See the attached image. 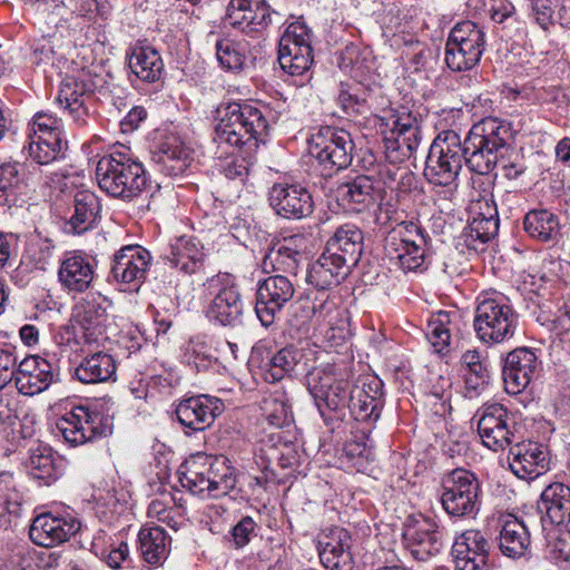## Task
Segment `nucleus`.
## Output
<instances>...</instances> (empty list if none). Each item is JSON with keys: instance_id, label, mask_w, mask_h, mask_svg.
Here are the masks:
<instances>
[{"instance_id": "1", "label": "nucleus", "mask_w": 570, "mask_h": 570, "mask_svg": "<svg viewBox=\"0 0 570 570\" xmlns=\"http://www.w3.org/2000/svg\"><path fill=\"white\" fill-rule=\"evenodd\" d=\"M351 376V368L336 363L313 367L306 375L307 389L332 432L341 426L347 411L354 420L367 423L376 422L381 415L382 382L367 376L352 383Z\"/></svg>"}, {"instance_id": "2", "label": "nucleus", "mask_w": 570, "mask_h": 570, "mask_svg": "<svg viewBox=\"0 0 570 570\" xmlns=\"http://www.w3.org/2000/svg\"><path fill=\"white\" fill-rule=\"evenodd\" d=\"M219 121L215 129L214 141L218 148L223 145L256 149L264 142L268 132V121L263 112L249 105L228 102L217 109Z\"/></svg>"}, {"instance_id": "3", "label": "nucleus", "mask_w": 570, "mask_h": 570, "mask_svg": "<svg viewBox=\"0 0 570 570\" xmlns=\"http://www.w3.org/2000/svg\"><path fill=\"white\" fill-rule=\"evenodd\" d=\"M183 488L193 494L219 498L236 485L235 469L225 456L197 453L177 471Z\"/></svg>"}, {"instance_id": "4", "label": "nucleus", "mask_w": 570, "mask_h": 570, "mask_svg": "<svg viewBox=\"0 0 570 570\" xmlns=\"http://www.w3.org/2000/svg\"><path fill=\"white\" fill-rule=\"evenodd\" d=\"M509 126L497 118L473 125L462 141L466 167L478 175L490 174L509 150Z\"/></svg>"}, {"instance_id": "5", "label": "nucleus", "mask_w": 570, "mask_h": 570, "mask_svg": "<svg viewBox=\"0 0 570 570\" xmlns=\"http://www.w3.org/2000/svg\"><path fill=\"white\" fill-rule=\"evenodd\" d=\"M96 179L102 191L125 202L138 197L147 186L142 165L120 151L106 155L98 160Z\"/></svg>"}, {"instance_id": "6", "label": "nucleus", "mask_w": 570, "mask_h": 570, "mask_svg": "<svg viewBox=\"0 0 570 570\" xmlns=\"http://www.w3.org/2000/svg\"><path fill=\"white\" fill-rule=\"evenodd\" d=\"M463 163L465 155L460 135L454 130H443L430 146L424 176L436 186H450L456 180Z\"/></svg>"}, {"instance_id": "7", "label": "nucleus", "mask_w": 570, "mask_h": 570, "mask_svg": "<svg viewBox=\"0 0 570 570\" xmlns=\"http://www.w3.org/2000/svg\"><path fill=\"white\" fill-rule=\"evenodd\" d=\"M463 163L465 155L460 135L454 130H443L430 146L424 176L436 186H450L456 180Z\"/></svg>"}, {"instance_id": "8", "label": "nucleus", "mask_w": 570, "mask_h": 570, "mask_svg": "<svg viewBox=\"0 0 570 570\" xmlns=\"http://www.w3.org/2000/svg\"><path fill=\"white\" fill-rule=\"evenodd\" d=\"M463 163L465 155L460 135L454 130H443L430 146L424 176L436 186H450L456 180Z\"/></svg>"}, {"instance_id": "9", "label": "nucleus", "mask_w": 570, "mask_h": 570, "mask_svg": "<svg viewBox=\"0 0 570 570\" xmlns=\"http://www.w3.org/2000/svg\"><path fill=\"white\" fill-rule=\"evenodd\" d=\"M518 326V314L503 296L485 297L475 308L473 327L478 338L489 345L511 340Z\"/></svg>"}, {"instance_id": "10", "label": "nucleus", "mask_w": 570, "mask_h": 570, "mask_svg": "<svg viewBox=\"0 0 570 570\" xmlns=\"http://www.w3.org/2000/svg\"><path fill=\"white\" fill-rule=\"evenodd\" d=\"M441 504L451 517L474 518L481 508V487L476 475L455 469L442 478Z\"/></svg>"}, {"instance_id": "11", "label": "nucleus", "mask_w": 570, "mask_h": 570, "mask_svg": "<svg viewBox=\"0 0 570 570\" xmlns=\"http://www.w3.org/2000/svg\"><path fill=\"white\" fill-rule=\"evenodd\" d=\"M354 144L344 129L322 127L309 139V153L322 167V175L331 177L352 163Z\"/></svg>"}, {"instance_id": "12", "label": "nucleus", "mask_w": 570, "mask_h": 570, "mask_svg": "<svg viewBox=\"0 0 570 570\" xmlns=\"http://www.w3.org/2000/svg\"><path fill=\"white\" fill-rule=\"evenodd\" d=\"M485 35L475 22H458L449 33L445 45V62L453 71H466L475 67L484 51Z\"/></svg>"}, {"instance_id": "13", "label": "nucleus", "mask_w": 570, "mask_h": 570, "mask_svg": "<svg viewBox=\"0 0 570 570\" xmlns=\"http://www.w3.org/2000/svg\"><path fill=\"white\" fill-rule=\"evenodd\" d=\"M208 288L215 294L207 309L210 321L222 326L242 324L244 302L238 287L229 275H216L208 279Z\"/></svg>"}, {"instance_id": "14", "label": "nucleus", "mask_w": 570, "mask_h": 570, "mask_svg": "<svg viewBox=\"0 0 570 570\" xmlns=\"http://www.w3.org/2000/svg\"><path fill=\"white\" fill-rule=\"evenodd\" d=\"M392 118L391 134L384 137L385 150L391 161L402 163L416 153L422 141V120L417 114L406 108L397 110Z\"/></svg>"}, {"instance_id": "15", "label": "nucleus", "mask_w": 570, "mask_h": 570, "mask_svg": "<svg viewBox=\"0 0 570 570\" xmlns=\"http://www.w3.org/2000/svg\"><path fill=\"white\" fill-rule=\"evenodd\" d=\"M95 87L90 73L86 70L67 76L61 81L56 101L79 127L87 125L91 118L88 104Z\"/></svg>"}, {"instance_id": "16", "label": "nucleus", "mask_w": 570, "mask_h": 570, "mask_svg": "<svg viewBox=\"0 0 570 570\" xmlns=\"http://www.w3.org/2000/svg\"><path fill=\"white\" fill-rule=\"evenodd\" d=\"M478 432L482 443L493 451L512 446L519 440L514 419L499 403L483 407L478 421Z\"/></svg>"}, {"instance_id": "17", "label": "nucleus", "mask_w": 570, "mask_h": 570, "mask_svg": "<svg viewBox=\"0 0 570 570\" xmlns=\"http://www.w3.org/2000/svg\"><path fill=\"white\" fill-rule=\"evenodd\" d=\"M294 294L295 286L287 276L276 274L258 282L255 312L262 325H272Z\"/></svg>"}, {"instance_id": "18", "label": "nucleus", "mask_w": 570, "mask_h": 570, "mask_svg": "<svg viewBox=\"0 0 570 570\" xmlns=\"http://www.w3.org/2000/svg\"><path fill=\"white\" fill-rule=\"evenodd\" d=\"M110 306L111 302L100 293L88 294L73 306L72 317L87 343L99 344L107 338L106 324Z\"/></svg>"}, {"instance_id": "19", "label": "nucleus", "mask_w": 570, "mask_h": 570, "mask_svg": "<svg viewBox=\"0 0 570 570\" xmlns=\"http://www.w3.org/2000/svg\"><path fill=\"white\" fill-rule=\"evenodd\" d=\"M274 212L286 219H303L314 212L311 193L298 184L276 183L268 193Z\"/></svg>"}, {"instance_id": "20", "label": "nucleus", "mask_w": 570, "mask_h": 570, "mask_svg": "<svg viewBox=\"0 0 570 570\" xmlns=\"http://www.w3.org/2000/svg\"><path fill=\"white\" fill-rule=\"evenodd\" d=\"M101 416L85 406H76L56 422V430L71 446L85 444L105 434Z\"/></svg>"}, {"instance_id": "21", "label": "nucleus", "mask_w": 570, "mask_h": 570, "mask_svg": "<svg viewBox=\"0 0 570 570\" xmlns=\"http://www.w3.org/2000/svg\"><path fill=\"white\" fill-rule=\"evenodd\" d=\"M456 570H490V543L480 530L462 532L452 546Z\"/></svg>"}, {"instance_id": "22", "label": "nucleus", "mask_w": 570, "mask_h": 570, "mask_svg": "<svg viewBox=\"0 0 570 570\" xmlns=\"http://www.w3.org/2000/svg\"><path fill=\"white\" fill-rule=\"evenodd\" d=\"M223 411L224 404L219 399L200 394L180 401L175 412L184 428L197 432L209 428Z\"/></svg>"}, {"instance_id": "23", "label": "nucleus", "mask_w": 570, "mask_h": 570, "mask_svg": "<svg viewBox=\"0 0 570 570\" xmlns=\"http://www.w3.org/2000/svg\"><path fill=\"white\" fill-rule=\"evenodd\" d=\"M80 527V521L75 517L43 513L33 519L29 537L35 544L51 548L69 540Z\"/></svg>"}, {"instance_id": "24", "label": "nucleus", "mask_w": 570, "mask_h": 570, "mask_svg": "<svg viewBox=\"0 0 570 570\" xmlns=\"http://www.w3.org/2000/svg\"><path fill=\"white\" fill-rule=\"evenodd\" d=\"M405 546L416 559L424 561L436 556L443 548L442 534L432 519L420 517L405 524L403 531Z\"/></svg>"}, {"instance_id": "25", "label": "nucleus", "mask_w": 570, "mask_h": 570, "mask_svg": "<svg viewBox=\"0 0 570 570\" xmlns=\"http://www.w3.org/2000/svg\"><path fill=\"white\" fill-rule=\"evenodd\" d=\"M384 250L391 267L404 273L422 272L428 266V239L416 237L415 242L390 236Z\"/></svg>"}, {"instance_id": "26", "label": "nucleus", "mask_w": 570, "mask_h": 570, "mask_svg": "<svg viewBox=\"0 0 570 570\" xmlns=\"http://www.w3.org/2000/svg\"><path fill=\"white\" fill-rule=\"evenodd\" d=\"M381 180L368 175H358L341 184L336 189L338 202L348 210L361 213L376 204L382 197Z\"/></svg>"}, {"instance_id": "27", "label": "nucleus", "mask_w": 570, "mask_h": 570, "mask_svg": "<svg viewBox=\"0 0 570 570\" xmlns=\"http://www.w3.org/2000/svg\"><path fill=\"white\" fill-rule=\"evenodd\" d=\"M56 376L52 365L47 360L31 355L17 365L13 380L20 393L35 395L47 390Z\"/></svg>"}, {"instance_id": "28", "label": "nucleus", "mask_w": 570, "mask_h": 570, "mask_svg": "<svg viewBox=\"0 0 570 570\" xmlns=\"http://www.w3.org/2000/svg\"><path fill=\"white\" fill-rule=\"evenodd\" d=\"M363 238V232L355 224H343L328 238L324 252L352 271L362 256Z\"/></svg>"}, {"instance_id": "29", "label": "nucleus", "mask_w": 570, "mask_h": 570, "mask_svg": "<svg viewBox=\"0 0 570 570\" xmlns=\"http://www.w3.org/2000/svg\"><path fill=\"white\" fill-rule=\"evenodd\" d=\"M510 469L522 480L535 479L548 469L544 446L537 442H519L510 448Z\"/></svg>"}, {"instance_id": "30", "label": "nucleus", "mask_w": 570, "mask_h": 570, "mask_svg": "<svg viewBox=\"0 0 570 570\" xmlns=\"http://www.w3.org/2000/svg\"><path fill=\"white\" fill-rule=\"evenodd\" d=\"M95 275V264L90 257L69 253L60 264L58 281L69 294H81L90 288Z\"/></svg>"}, {"instance_id": "31", "label": "nucleus", "mask_w": 570, "mask_h": 570, "mask_svg": "<svg viewBox=\"0 0 570 570\" xmlns=\"http://www.w3.org/2000/svg\"><path fill=\"white\" fill-rule=\"evenodd\" d=\"M225 20L242 31H258L271 21L269 7L265 0H230Z\"/></svg>"}, {"instance_id": "32", "label": "nucleus", "mask_w": 570, "mask_h": 570, "mask_svg": "<svg viewBox=\"0 0 570 570\" xmlns=\"http://www.w3.org/2000/svg\"><path fill=\"white\" fill-rule=\"evenodd\" d=\"M537 368V356L528 348H515L510 352L502 368L505 391L509 394L522 392L530 383Z\"/></svg>"}, {"instance_id": "33", "label": "nucleus", "mask_w": 570, "mask_h": 570, "mask_svg": "<svg viewBox=\"0 0 570 570\" xmlns=\"http://www.w3.org/2000/svg\"><path fill=\"white\" fill-rule=\"evenodd\" d=\"M150 261V253L141 246H125L115 254L111 273L116 281L140 283L146 278Z\"/></svg>"}, {"instance_id": "34", "label": "nucleus", "mask_w": 570, "mask_h": 570, "mask_svg": "<svg viewBox=\"0 0 570 570\" xmlns=\"http://www.w3.org/2000/svg\"><path fill=\"white\" fill-rule=\"evenodd\" d=\"M538 509L542 524L566 525L570 523V487L554 482L546 487L540 495Z\"/></svg>"}, {"instance_id": "35", "label": "nucleus", "mask_w": 570, "mask_h": 570, "mask_svg": "<svg viewBox=\"0 0 570 570\" xmlns=\"http://www.w3.org/2000/svg\"><path fill=\"white\" fill-rule=\"evenodd\" d=\"M501 553L511 559L525 557L531 547V535L525 523L515 515L508 514L498 538Z\"/></svg>"}, {"instance_id": "36", "label": "nucleus", "mask_w": 570, "mask_h": 570, "mask_svg": "<svg viewBox=\"0 0 570 570\" xmlns=\"http://www.w3.org/2000/svg\"><path fill=\"white\" fill-rule=\"evenodd\" d=\"M350 273L351 269L342 265L337 258L323 252L317 261L308 266L305 281L317 291H326L337 286Z\"/></svg>"}, {"instance_id": "37", "label": "nucleus", "mask_w": 570, "mask_h": 570, "mask_svg": "<svg viewBox=\"0 0 570 570\" xmlns=\"http://www.w3.org/2000/svg\"><path fill=\"white\" fill-rule=\"evenodd\" d=\"M100 212L98 196L88 190L79 189L73 195V213L68 220L69 230L82 234L90 229Z\"/></svg>"}, {"instance_id": "38", "label": "nucleus", "mask_w": 570, "mask_h": 570, "mask_svg": "<svg viewBox=\"0 0 570 570\" xmlns=\"http://www.w3.org/2000/svg\"><path fill=\"white\" fill-rule=\"evenodd\" d=\"M116 362L110 354L97 352L85 357L75 368V376L83 384H97L112 380Z\"/></svg>"}, {"instance_id": "39", "label": "nucleus", "mask_w": 570, "mask_h": 570, "mask_svg": "<svg viewBox=\"0 0 570 570\" xmlns=\"http://www.w3.org/2000/svg\"><path fill=\"white\" fill-rule=\"evenodd\" d=\"M138 542L141 558L151 566H160L169 554L170 538L161 527H142Z\"/></svg>"}, {"instance_id": "40", "label": "nucleus", "mask_w": 570, "mask_h": 570, "mask_svg": "<svg viewBox=\"0 0 570 570\" xmlns=\"http://www.w3.org/2000/svg\"><path fill=\"white\" fill-rule=\"evenodd\" d=\"M170 263L186 274H194L203 265V246L193 236H181L170 245Z\"/></svg>"}, {"instance_id": "41", "label": "nucleus", "mask_w": 570, "mask_h": 570, "mask_svg": "<svg viewBox=\"0 0 570 570\" xmlns=\"http://www.w3.org/2000/svg\"><path fill=\"white\" fill-rule=\"evenodd\" d=\"M129 68L142 81L155 82L163 75L164 62L156 49L136 46L129 57Z\"/></svg>"}, {"instance_id": "42", "label": "nucleus", "mask_w": 570, "mask_h": 570, "mask_svg": "<svg viewBox=\"0 0 570 570\" xmlns=\"http://www.w3.org/2000/svg\"><path fill=\"white\" fill-rule=\"evenodd\" d=\"M304 352L293 345H288L272 355L265 364V380L278 382L286 374L294 372L303 362Z\"/></svg>"}, {"instance_id": "43", "label": "nucleus", "mask_w": 570, "mask_h": 570, "mask_svg": "<svg viewBox=\"0 0 570 570\" xmlns=\"http://www.w3.org/2000/svg\"><path fill=\"white\" fill-rule=\"evenodd\" d=\"M294 238L285 239L283 244L271 248L264 257V269L267 271L271 267L274 272H283L295 276L303 259V254L292 246Z\"/></svg>"}, {"instance_id": "44", "label": "nucleus", "mask_w": 570, "mask_h": 570, "mask_svg": "<svg viewBox=\"0 0 570 570\" xmlns=\"http://www.w3.org/2000/svg\"><path fill=\"white\" fill-rule=\"evenodd\" d=\"M485 212L478 213L469 224L465 237L466 242H480L485 244L492 239L499 230L498 210L492 202L484 200Z\"/></svg>"}, {"instance_id": "45", "label": "nucleus", "mask_w": 570, "mask_h": 570, "mask_svg": "<svg viewBox=\"0 0 570 570\" xmlns=\"http://www.w3.org/2000/svg\"><path fill=\"white\" fill-rule=\"evenodd\" d=\"M525 233L540 242H549L559 233L558 217L547 209L530 210L523 218Z\"/></svg>"}, {"instance_id": "46", "label": "nucleus", "mask_w": 570, "mask_h": 570, "mask_svg": "<svg viewBox=\"0 0 570 570\" xmlns=\"http://www.w3.org/2000/svg\"><path fill=\"white\" fill-rule=\"evenodd\" d=\"M157 163L166 175H181L189 167V151L177 139L165 141L159 147Z\"/></svg>"}, {"instance_id": "47", "label": "nucleus", "mask_w": 570, "mask_h": 570, "mask_svg": "<svg viewBox=\"0 0 570 570\" xmlns=\"http://www.w3.org/2000/svg\"><path fill=\"white\" fill-rule=\"evenodd\" d=\"M351 537L348 532L342 528H335L331 532V538L325 542L321 558L333 568L347 566L351 562Z\"/></svg>"}, {"instance_id": "48", "label": "nucleus", "mask_w": 570, "mask_h": 570, "mask_svg": "<svg viewBox=\"0 0 570 570\" xmlns=\"http://www.w3.org/2000/svg\"><path fill=\"white\" fill-rule=\"evenodd\" d=\"M65 147H67V142H63L62 138L35 137L29 139V155L40 165H48L62 158Z\"/></svg>"}, {"instance_id": "49", "label": "nucleus", "mask_w": 570, "mask_h": 570, "mask_svg": "<svg viewBox=\"0 0 570 570\" xmlns=\"http://www.w3.org/2000/svg\"><path fill=\"white\" fill-rule=\"evenodd\" d=\"M278 62L281 68L291 76H303L313 63V51H308L306 47H293L287 49H278Z\"/></svg>"}, {"instance_id": "50", "label": "nucleus", "mask_w": 570, "mask_h": 570, "mask_svg": "<svg viewBox=\"0 0 570 570\" xmlns=\"http://www.w3.org/2000/svg\"><path fill=\"white\" fill-rule=\"evenodd\" d=\"M263 414L271 426L281 429L293 421L291 406L283 393H274L262 403Z\"/></svg>"}, {"instance_id": "51", "label": "nucleus", "mask_w": 570, "mask_h": 570, "mask_svg": "<svg viewBox=\"0 0 570 570\" xmlns=\"http://www.w3.org/2000/svg\"><path fill=\"white\" fill-rule=\"evenodd\" d=\"M26 468L28 473L35 479L48 480L52 478L55 465L51 450L41 445L30 449Z\"/></svg>"}, {"instance_id": "52", "label": "nucleus", "mask_w": 570, "mask_h": 570, "mask_svg": "<svg viewBox=\"0 0 570 570\" xmlns=\"http://www.w3.org/2000/svg\"><path fill=\"white\" fill-rule=\"evenodd\" d=\"M62 134V120L55 115L46 111H39L28 124L27 135L28 139L35 137L48 138L57 137L61 138Z\"/></svg>"}, {"instance_id": "53", "label": "nucleus", "mask_w": 570, "mask_h": 570, "mask_svg": "<svg viewBox=\"0 0 570 570\" xmlns=\"http://www.w3.org/2000/svg\"><path fill=\"white\" fill-rule=\"evenodd\" d=\"M450 313L440 311L428 322L425 336L435 352L441 353L450 343Z\"/></svg>"}, {"instance_id": "54", "label": "nucleus", "mask_w": 570, "mask_h": 570, "mask_svg": "<svg viewBox=\"0 0 570 570\" xmlns=\"http://www.w3.org/2000/svg\"><path fill=\"white\" fill-rule=\"evenodd\" d=\"M216 57L226 70H240L245 63V56L239 49V45L228 38H219L215 42Z\"/></svg>"}, {"instance_id": "55", "label": "nucleus", "mask_w": 570, "mask_h": 570, "mask_svg": "<svg viewBox=\"0 0 570 570\" xmlns=\"http://www.w3.org/2000/svg\"><path fill=\"white\" fill-rule=\"evenodd\" d=\"M285 46L287 49L294 46L299 48L306 47L308 51H313L311 29L302 21L292 22L285 29L279 41V49H285Z\"/></svg>"}, {"instance_id": "56", "label": "nucleus", "mask_w": 570, "mask_h": 570, "mask_svg": "<svg viewBox=\"0 0 570 570\" xmlns=\"http://www.w3.org/2000/svg\"><path fill=\"white\" fill-rule=\"evenodd\" d=\"M23 181L22 167L19 163L0 164V191L11 196Z\"/></svg>"}, {"instance_id": "57", "label": "nucleus", "mask_w": 570, "mask_h": 570, "mask_svg": "<svg viewBox=\"0 0 570 570\" xmlns=\"http://www.w3.org/2000/svg\"><path fill=\"white\" fill-rule=\"evenodd\" d=\"M532 14L537 23L543 29L548 30L554 23V11L558 6V0H530Z\"/></svg>"}, {"instance_id": "58", "label": "nucleus", "mask_w": 570, "mask_h": 570, "mask_svg": "<svg viewBox=\"0 0 570 570\" xmlns=\"http://www.w3.org/2000/svg\"><path fill=\"white\" fill-rule=\"evenodd\" d=\"M18 358L14 351L8 346H0V390L14 377Z\"/></svg>"}, {"instance_id": "59", "label": "nucleus", "mask_w": 570, "mask_h": 570, "mask_svg": "<svg viewBox=\"0 0 570 570\" xmlns=\"http://www.w3.org/2000/svg\"><path fill=\"white\" fill-rule=\"evenodd\" d=\"M220 170L228 179L244 180L248 175V164L244 157L233 156L222 164Z\"/></svg>"}, {"instance_id": "60", "label": "nucleus", "mask_w": 570, "mask_h": 570, "mask_svg": "<svg viewBox=\"0 0 570 570\" xmlns=\"http://www.w3.org/2000/svg\"><path fill=\"white\" fill-rule=\"evenodd\" d=\"M337 101L343 111L348 115H360L365 111V99L347 89H341Z\"/></svg>"}, {"instance_id": "61", "label": "nucleus", "mask_w": 570, "mask_h": 570, "mask_svg": "<svg viewBox=\"0 0 570 570\" xmlns=\"http://www.w3.org/2000/svg\"><path fill=\"white\" fill-rule=\"evenodd\" d=\"M255 528L256 523L250 517L242 518L232 530L235 546L237 548L246 546L250 541V537L253 535Z\"/></svg>"}, {"instance_id": "62", "label": "nucleus", "mask_w": 570, "mask_h": 570, "mask_svg": "<svg viewBox=\"0 0 570 570\" xmlns=\"http://www.w3.org/2000/svg\"><path fill=\"white\" fill-rule=\"evenodd\" d=\"M461 363L463 367V375L489 372L476 350L465 351L461 356Z\"/></svg>"}, {"instance_id": "63", "label": "nucleus", "mask_w": 570, "mask_h": 570, "mask_svg": "<svg viewBox=\"0 0 570 570\" xmlns=\"http://www.w3.org/2000/svg\"><path fill=\"white\" fill-rule=\"evenodd\" d=\"M550 553L552 558L559 562L570 563V532H561L560 535L551 544Z\"/></svg>"}, {"instance_id": "64", "label": "nucleus", "mask_w": 570, "mask_h": 570, "mask_svg": "<svg viewBox=\"0 0 570 570\" xmlns=\"http://www.w3.org/2000/svg\"><path fill=\"white\" fill-rule=\"evenodd\" d=\"M268 460L277 461L282 468L292 466L296 462V452L292 445L284 443L279 448H275L268 454Z\"/></svg>"}]
</instances>
